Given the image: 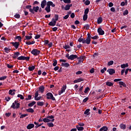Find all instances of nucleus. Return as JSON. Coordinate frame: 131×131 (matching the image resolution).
Instances as JSON below:
<instances>
[{
  "label": "nucleus",
  "instance_id": "1",
  "mask_svg": "<svg viewBox=\"0 0 131 131\" xmlns=\"http://www.w3.org/2000/svg\"><path fill=\"white\" fill-rule=\"evenodd\" d=\"M51 6L52 8H55V7H56V5L53 3V2L48 1L47 3V7L45 9L47 13H50V12H51Z\"/></svg>",
  "mask_w": 131,
  "mask_h": 131
},
{
  "label": "nucleus",
  "instance_id": "60",
  "mask_svg": "<svg viewBox=\"0 0 131 131\" xmlns=\"http://www.w3.org/2000/svg\"><path fill=\"white\" fill-rule=\"evenodd\" d=\"M7 78V76H4L3 77H0V80H5Z\"/></svg>",
  "mask_w": 131,
  "mask_h": 131
},
{
  "label": "nucleus",
  "instance_id": "36",
  "mask_svg": "<svg viewBox=\"0 0 131 131\" xmlns=\"http://www.w3.org/2000/svg\"><path fill=\"white\" fill-rule=\"evenodd\" d=\"M45 103H43V102L42 101H38L37 102V105L38 106H43Z\"/></svg>",
  "mask_w": 131,
  "mask_h": 131
},
{
  "label": "nucleus",
  "instance_id": "40",
  "mask_svg": "<svg viewBox=\"0 0 131 131\" xmlns=\"http://www.w3.org/2000/svg\"><path fill=\"white\" fill-rule=\"evenodd\" d=\"M126 67H128V64L126 63V64H123L121 65V68H125Z\"/></svg>",
  "mask_w": 131,
  "mask_h": 131
},
{
  "label": "nucleus",
  "instance_id": "23",
  "mask_svg": "<svg viewBox=\"0 0 131 131\" xmlns=\"http://www.w3.org/2000/svg\"><path fill=\"white\" fill-rule=\"evenodd\" d=\"M61 66H62V67H66V68H68V67H69V66H70V64H69V63H68V62H66V63H61Z\"/></svg>",
  "mask_w": 131,
  "mask_h": 131
},
{
  "label": "nucleus",
  "instance_id": "57",
  "mask_svg": "<svg viewBox=\"0 0 131 131\" xmlns=\"http://www.w3.org/2000/svg\"><path fill=\"white\" fill-rule=\"evenodd\" d=\"M128 14V10H127V9H126L123 12V15H124V16H125L126 15H127Z\"/></svg>",
  "mask_w": 131,
  "mask_h": 131
},
{
  "label": "nucleus",
  "instance_id": "21",
  "mask_svg": "<svg viewBox=\"0 0 131 131\" xmlns=\"http://www.w3.org/2000/svg\"><path fill=\"white\" fill-rule=\"evenodd\" d=\"M34 127V124L30 123L27 126V129H31Z\"/></svg>",
  "mask_w": 131,
  "mask_h": 131
},
{
  "label": "nucleus",
  "instance_id": "31",
  "mask_svg": "<svg viewBox=\"0 0 131 131\" xmlns=\"http://www.w3.org/2000/svg\"><path fill=\"white\" fill-rule=\"evenodd\" d=\"M76 127L79 131L83 130V129H84L83 127L79 126V125H76Z\"/></svg>",
  "mask_w": 131,
  "mask_h": 131
},
{
  "label": "nucleus",
  "instance_id": "22",
  "mask_svg": "<svg viewBox=\"0 0 131 131\" xmlns=\"http://www.w3.org/2000/svg\"><path fill=\"white\" fill-rule=\"evenodd\" d=\"M34 123L36 125L35 126V128H38V127H39V126H41L42 124H43V123H41L39 124V123L36 122H34Z\"/></svg>",
  "mask_w": 131,
  "mask_h": 131
},
{
  "label": "nucleus",
  "instance_id": "30",
  "mask_svg": "<svg viewBox=\"0 0 131 131\" xmlns=\"http://www.w3.org/2000/svg\"><path fill=\"white\" fill-rule=\"evenodd\" d=\"M36 104V102L35 101H32V102L29 103L28 104V107H32L33 106H34Z\"/></svg>",
  "mask_w": 131,
  "mask_h": 131
},
{
  "label": "nucleus",
  "instance_id": "7",
  "mask_svg": "<svg viewBox=\"0 0 131 131\" xmlns=\"http://www.w3.org/2000/svg\"><path fill=\"white\" fill-rule=\"evenodd\" d=\"M87 35L88 36L86 38V45H90V43H91V38H92V36L91 35V34H90V33H88Z\"/></svg>",
  "mask_w": 131,
  "mask_h": 131
},
{
  "label": "nucleus",
  "instance_id": "47",
  "mask_svg": "<svg viewBox=\"0 0 131 131\" xmlns=\"http://www.w3.org/2000/svg\"><path fill=\"white\" fill-rule=\"evenodd\" d=\"M26 116H28V114H22L20 116V118H24V117H26Z\"/></svg>",
  "mask_w": 131,
  "mask_h": 131
},
{
  "label": "nucleus",
  "instance_id": "52",
  "mask_svg": "<svg viewBox=\"0 0 131 131\" xmlns=\"http://www.w3.org/2000/svg\"><path fill=\"white\" fill-rule=\"evenodd\" d=\"M32 6L31 5H27L26 6V9H29V11H30V9H32Z\"/></svg>",
  "mask_w": 131,
  "mask_h": 131
},
{
  "label": "nucleus",
  "instance_id": "10",
  "mask_svg": "<svg viewBox=\"0 0 131 131\" xmlns=\"http://www.w3.org/2000/svg\"><path fill=\"white\" fill-rule=\"evenodd\" d=\"M57 20H56L55 18H53L52 19V21L48 24V25H49V26H55L56 23H57Z\"/></svg>",
  "mask_w": 131,
  "mask_h": 131
},
{
  "label": "nucleus",
  "instance_id": "41",
  "mask_svg": "<svg viewBox=\"0 0 131 131\" xmlns=\"http://www.w3.org/2000/svg\"><path fill=\"white\" fill-rule=\"evenodd\" d=\"M83 21H86L88 20V14H84L83 16Z\"/></svg>",
  "mask_w": 131,
  "mask_h": 131
},
{
  "label": "nucleus",
  "instance_id": "20",
  "mask_svg": "<svg viewBox=\"0 0 131 131\" xmlns=\"http://www.w3.org/2000/svg\"><path fill=\"white\" fill-rule=\"evenodd\" d=\"M90 111H91V110L90 108L86 109L84 112V115H86V116H90V114H91V113H90Z\"/></svg>",
  "mask_w": 131,
  "mask_h": 131
},
{
  "label": "nucleus",
  "instance_id": "8",
  "mask_svg": "<svg viewBox=\"0 0 131 131\" xmlns=\"http://www.w3.org/2000/svg\"><path fill=\"white\" fill-rule=\"evenodd\" d=\"M17 60H26V61H29L30 59V57H25L24 56H19L17 57Z\"/></svg>",
  "mask_w": 131,
  "mask_h": 131
},
{
  "label": "nucleus",
  "instance_id": "55",
  "mask_svg": "<svg viewBox=\"0 0 131 131\" xmlns=\"http://www.w3.org/2000/svg\"><path fill=\"white\" fill-rule=\"evenodd\" d=\"M14 18H16V19H19L20 18V14H16L14 16Z\"/></svg>",
  "mask_w": 131,
  "mask_h": 131
},
{
  "label": "nucleus",
  "instance_id": "4",
  "mask_svg": "<svg viewBox=\"0 0 131 131\" xmlns=\"http://www.w3.org/2000/svg\"><path fill=\"white\" fill-rule=\"evenodd\" d=\"M38 10H39V7L33 6V9H30V12H31L32 14H35V13H37V12H38Z\"/></svg>",
  "mask_w": 131,
  "mask_h": 131
},
{
  "label": "nucleus",
  "instance_id": "12",
  "mask_svg": "<svg viewBox=\"0 0 131 131\" xmlns=\"http://www.w3.org/2000/svg\"><path fill=\"white\" fill-rule=\"evenodd\" d=\"M97 32L99 35H104L105 34V32L102 29V28H99L97 29Z\"/></svg>",
  "mask_w": 131,
  "mask_h": 131
},
{
  "label": "nucleus",
  "instance_id": "51",
  "mask_svg": "<svg viewBox=\"0 0 131 131\" xmlns=\"http://www.w3.org/2000/svg\"><path fill=\"white\" fill-rule=\"evenodd\" d=\"M84 28H85L86 30L90 29V25H89V24L85 25Z\"/></svg>",
  "mask_w": 131,
  "mask_h": 131
},
{
  "label": "nucleus",
  "instance_id": "63",
  "mask_svg": "<svg viewBox=\"0 0 131 131\" xmlns=\"http://www.w3.org/2000/svg\"><path fill=\"white\" fill-rule=\"evenodd\" d=\"M10 100H11V97H8V98L5 97V100L7 101V102H9V101H10Z\"/></svg>",
  "mask_w": 131,
  "mask_h": 131
},
{
  "label": "nucleus",
  "instance_id": "2",
  "mask_svg": "<svg viewBox=\"0 0 131 131\" xmlns=\"http://www.w3.org/2000/svg\"><path fill=\"white\" fill-rule=\"evenodd\" d=\"M55 116L53 115H49L46 117L45 118H43V121L44 122L47 123V122H54L55 121Z\"/></svg>",
  "mask_w": 131,
  "mask_h": 131
},
{
  "label": "nucleus",
  "instance_id": "17",
  "mask_svg": "<svg viewBox=\"0 0 131 131\" xmlns=\"http://www.w3.org/2000/svg\"><path fill=\"white\" fill-rule=\"evenodd\" d=\"M75 59H77V55H74V54H72L70 55V60H75Z\"/></svg>",
  "mask_w": 131,
  "mask_h": 131
},
{
  "label": "nucleus",
  "instance_id": "43",
  "mask_svg": "<svg viewBox=\"0 0 131 131\" xmlns=\"http://www.w3.org/2000/svg\"><path fill=\"white\" fill-rule=\"evenodd\" d=\"M15 39H18V41H21V40H22V38L20 36H16Z\"/></svg>",
  "mask_w": 131,
  "mask_h": 131
},
{
  "label": "nucleus",
  "instance_id": "49",
  "mask_svg": "<svg viewBox=\"0 0 131 131\" xmlns=\"http://www.w3.org/2000/svg\"><path fill=\"white\" fill-rule=\"evenodd\" d=\"M54 17L55 18L54 19L55 21H58V20H59V15L58 14H55Z\"/></svg>",
  "mask_w": 131,
  "mask_h": 131
},
{
  "label": "nucleus",
  "instance_id": "39",
  "mask_svg": "<svg viewBox=\"0 0 131 131\" xmlns=\"http://www.w3.org/2000/svg\"><path fill=\"white\" fill-rule=\"evenodd\" d=\"M89 12H90V9L87 8L85 9L84 13L85 15H88L89 14Z\"/></svg>",
  "mask_w": 131,
  "mask_h": 131
},
{
  "label": "nucleus",
  "instance_id": "3",
  "mask_svg": "<svg viewBox=\"0 0 131 131\" xmlns=\"http://www.w3.org/2000/svg\"><path fill=\"white\" fill-rule=\"evenodd\" d=\"M46 98L48 100H52V101H56V98L54 97V95H53V94L51 92H49L46 94Z\"/></svg>",
  "mask_w": 131,
  "mask_h": 131
},
{
  "label": "nucleus",
  "instance_id": "15",
  "mask_svg": "<svg viewBox=\"0 0 131 131\" xmlns=\"http://www.w3.org/2000/svg\"><path fill=\"white\" fill-rule=\"evenodd\" d=\"M107 72H108L110 75H113L115 73V70L113 69H109L107 70Z\"/></svg>",
  "mask_w": 131,
  "mask_h": 131
},
{
  "label": "nucleus",
  "instance_id": "62",
  "mask_svg": "<svg viewBox=\"0 0 131 131\" xmlns=\"http://www.w3.org/2000/svg\"><path fill=\"white\" fill-rule=\"evenodd\" d=\"M107 70V68H104L103 69H102L100 72L102 73H104L105 72V71H106Z\"/></svg>",
  "mask_w": 131,
  "mask_h": 131
},
{
  "label": "nucleus",
  "instance_id": "45",
  "mask_svg": "<svg viewBox=\"0 0 131 131\" xmlns=\"http://www.w3.org/2000/svg\"><path fill=\"white\" fill-rule=\"evenodd\" d=\"M113 64H114V61L113 60H111L107 63L108 66H111Z\"/></svg>",
  "mask_w": 131,
  "mask_h": 131
},
{
  "label": "nucleus",
  "instance_id": "48",
  "mask_svg": "<svg viewBox=\"0 0 131 131\" xmlns=\"http://www.w3.org/2000/svg\"><path fill=\"white\" fill-rule=\"evenodd\" d=\"M65 4H71V0H63Z\"/></svg>",
  "mask_w": 131,
  "mask_h": 131
},
{
  "label": "nucleus",
  "instance_id": "33",
  "mask_svg": "<svg viewBox=\"0 0 131 131\" xmlns=\"http://www.w3.org/2000/svg\"><path fill=\"white\" fill-rule=\"evenodd\" d=\"M35 69V66H32L31 67L30 66L28 67V70L29 71H33Z\"/></svg>",
  "mask_w": 131,
  "mask_h": 131
},
{
  "label": "nucleus",
  "instance_id": "18",
  "mask_svg": "<svg viewBox=\"0 0 131 131\" xmlns=\"http://www.w3.org/2000/svg\"><path fill=\"white\" fill-rule=\"evenodd\" d=\"M47 0H43L41 2V7L42 9H45V7H46V5H47Z\"/></svg>",
  "mask_w": 131,
  "mask_h": 131
},
{
  "label": "nucleus",
  "instance_id": "19",
  "mask_svg": "<svg viewBox=\"0 0 131 131\" xmlns=\"http://www.w3.org/2000/svg\"><path fill=\"white\" fill-rule=\"evenodd\" d=\"M38 92H40L42 94L43 92H45V86L43 85H41L39 87V89Z\"/></svg>",
  "mask_w": 131,
  "mask_h": 131
},
{
  "label": "nucleus",
  "instance_id": "29",
  "mask_svg": "<svg viewBox=\"0 0 131 131\" xmlns=\"http://www.w3.org/2000/svg\"><path fill=\"white\" fill-rule=\"evenodd\" d=\"M120 127L121 129H125V128H126V126L125 124L121 123L120 124Z\"/></svg>",
  "mask_w": 131,
  "mask_h": 131
},
{
  "label": "nucleus",
  "instance_id": "61",
  "mask_svg": "<svg viewBox=\"0 0 131 131\" xmlns=\"http://www.w3.org/2000/svg\"><path fill=\"white\" fill-rule=\"evenodd\" d=\"M49 42H50V41H49L48 40H44V45H45L46 46L47 45H49Z\"/></svg>",
  "mask_w": 131,
  "mask_h": 131
},
{
  "label": "nucleus",
  "instance_id": "44",
  "mask_svg": "<svg viewBox=\"0 0 131 131\" xmlns=\"http://www.w3.org/2000/svg\"><path fill=\"white\" fill-rule=\"evenodd\" d=\"M17 97L20 98V100H24V96L21 94H18Z\"/></svg>",
  "mask_w": 131,
  "mask_h": 131
},
{
  "label": "nucleus",
  "instance_id": "28",
  "mask_svg": "<svg viewBox=\"0 0 131 131\" xmlns=\"http://www.w3.org/2000/svg\"><path fill=\"white\" fill-rule=\"evenodd\" d=\"M11 49H10L9 48H7V47H5L4 48V51L5 53H6V54H9V53H10L11 52Z\"/></svg>",
  "mask_w": 131,
  "mask_h": 131
},
{
  "label": "nucleus",
  "instance_id": "64",
  "mask_svg": "<svg viewBox=\"0 0 131 131\" xmlns=\"http://www.w3.org/2000/svg\"><path fill=\"white\" fill-rule=\"evenodd\" d=\"M90 73L93 74L95 72V69L94 68H92V69L90 71Z\"/></svg>",
  "mask_w": 131,
  "mask_h": 131
},
{
  "label": "nucleus",
  "instance_id": "27",
  "mask_svg": "<svg viewBox=\"0 0 131 131\" xmlns=\"http://www.w3.org/2000/svg\"><path fill=\"white\" fill-rule=\"evenodd\" d=\"M107 131L108 130V127L106 126H104L102 127L100 129L99 131Z\"/></svg>",
  "mask_w": 131,
  "mask_h": 131
},
{
  "label": "nucleus",
  "instance_id": "6",
  "mask_svg": "<svg viewBox=\"0 0 131 131\" xmlns=\"http://www.w3.org/2000/svg\"><path fill=\"white\" fill-rule=\"evenodd\" d=\"M66 89H67V86L66 85H63L61 89V90L58 91V95L61 96V95H62V94L65 92Z\"/></svg>",
  "mask_w": 131,
  "mask_h": 131
},
{
  "label": "nucleus",
  "instance_id": "34",
  "mask_svg": "<svg viewBox=\"0 0 131 131\" xmlns=\"http://www.w3.org/2000/svg\"><path fill=\"white\" fill-rule=\"evenodd\" d=\"M27 112H29V113H33L34 112V110L33 108H30L26 110Z\"/></svg>",
  "mask_w": 131,
  "mask_h": 131
},
{
  "label": "nucleus",
  "instance_id": "37",
  "mask_svg": "<svg viewBox=\"0 0 131 131\" xmlns=\"http://www.w3.org/2000/svg\"><path fill=\"white\" fill-rule=\"evenodd\" d=\"M9 95H11V96H15V92H13V90H10L8 92Z\"/></svg>",
  "mask_w": 131,
  "mask_h": 131
},
{
  "label": "nucleus",
  "instance_id": "5",
  "mask_svg": "<svg viewBox=\"0 0 131 131\" xmlns=\"http://www.w3.org/2000/svg\"><path fill=\"white\" fill-rule=\"evenodd\" d=\"M31 53L32 54V55H33V56H38V55L40 54V51L36 49H34L32 50Z\"/></svg>",
  "mask_w": 131,
  "mask_h": 131
},
{
  "label": "nucleus",
  "instance_id": "35",
  "mask_svg": "<svg viewBox=\"0 0 131 131\" xmlns=\"http://www.w3.org/2000/svg\"><path fill=\"white\" fill-rule=\"evenodd\" d=\"M47 125L49 127H54V123L52 122H47Z\"/></svg>",
  "mask_w": 131,
  "mask_h": 131
},
{
  "label": "nucleus",
  "instance_id": "58",
  "mask_svg": "<svg viewBox=\"0 0 131 131\" xmlns=\"http://www.w3.org/2000/svg\"><path fill=\"white\" fill-rule=\"evenodd\" d=\"M63 49L65 50H67V49H70V46L69 45H65L63 46Z\"/></svg>",
  "mask_w": 131,
  "mask_h": 131
},
{
  "label": "nucleus",
  "instance_id": "16",
  "mask_svg": "<svg viewBox=\"0 0 131 131\" xmlns=\"http://www.w3.org/2000/svg\"><path fill=\"white\" fill-rule=\"evenodd\" d=\"M81 37H82V36H81V37L78 39V41L79 42H82V43H86V40Z\"/></svg>",
  "mask_w": 131,
  "mask_h": 131
},
{
  "label": "nucleus",
  "instance_id": "46",
  "mask_svg": "<svg viewBox=\"0 0 131 131\" xmlns=\"http://www.w3.org/2000/svg\"><path fill=\"white\" fill-rule=\"evenodd\" d=\"M25 37H26L25 39H27V40H29V39H31V38H32V36L26 35V36H25Z\"/></svg>",
  "mask_w": 131,
  "mask_h": 131
},
{
  "label": "nucleus",
  "instance_id": "59",
  "mask_svg": "<svg viewBox=\"0 0 131 131\" xmlns=\"http://www.w3.org/2000/svg\"><path fill=\"white\" fill-rule=\"evenodd\" d=\"M37 97H38V91L35 92L34 99L37 98Z\"/></svg>",
  "mask_w": 131,
  "mask_h": 131
},
{
  "label": "nucleus",
  "instance_id": "25",
  "mask_svg": "<svg viewBox=\"0 0 131 131\" xmlns=\"http://www.w3.org/2000/svg\"><path fill=\"white\" fill-rule=\"evenodd\" d=\"M83 80H84V79L82 78H79L78 79L75 80L74 82V83H77V82H81V81H83Z\"/></svg>",
  "mask_w": 131,
  "mask_h": 131
},
{
  "label": "nucleus",
  "instance_id": "53",
  "mask_svg": "<svg viewBox=\"0 0 131 131\" xmlns=\"http://www.w3.org/2000/svg\"><path fill=\"white\" fill-rule=\"evenodd\" d=\"M90 90V88L89 87H87L86 88H85L84 91V94H87L88 92H89Z\"/></svg>",
  "mask_w": 131,
  "mask_h": 131
},
{
  "label": "nucleus",
  "instance_id": "13",
  "mask_svg": "<svg viewBox=\"0 0 131 131\" xmlns=\"http://www.w3.org/2000/svg\"><path fill=\"white\" fill-rule=\"evenodd\" d=\"M77 60H78L79 63H81V62H83V60H84V59H85V56H80L78 57V56H77Z\"/></svg>",
  "mask_w": 131,
  "mask_h": 131
},
{
  "label": "nucleus",
  "instance_id": "38",
  "mask_svg": "<svg viewBox=\"0 0 131 131\" xmlns=\"http://www.w3.org/2000/svg\"><path fill=\"white\" fill-rule=\"evenodd\" d=\"M106 85H108V86H113V83L111 82H106Z\"/></svg>",
  "mask_w": 131,
  "mask_h": 131
},
{
  "label": "nucleus",
  "instance_id": "11",
  "mask_svg": "<svg viewBox=\"0 0 131 131\" xmlns=\"http://www.w3.org/2000/svg\"><path fill=\"white\" fill-rule=\"evenodd\" d=\"M15 49L17 50L18 48H19V46H20V42H11L10 43Z\"/></svg>",
  "mask_w": 131,
  "mask_h": 131
},
{
  "label": "nucleus",
  "instance_id": "42",
  "mask_svg": "<svg viewBox=\"0 0 131 131\" xmlns=\"http://www.w3.org/2000/svg\"><path fill=\"white\" fill-rule=\"evenodd\" d=\"M53 62H54L53 63V66H54V67L57 66V64L58 63V61H57V60L54 59Z\"/></svg>",
  "mask_w": 131,
  "mask_h": 131
},
{
  "label": "nucleus",
  "instance_id": "14",
  "mask_svg": "<svg viewBox=\"0 0 131 131\" xmlns=\"http://www.w3.org/2000/svg\"><path fill=\"white\" fill-rule=\"evenodd\" d=\"M20 55H21V54H20V52H15L13 55L12 56V58L13 59H16L19 57V56H20Z\"/></svg>",
  "mask_w": 131,
  "mask_h": 131
},
{
  "label": "nucleus",
  "instance_id": "24",
  "mask_svg": "<svg viewBox=\"0 0 131 131\" xmlns=\"http://www.w3.org/2000/svg\"><path fill=\"white\" fill-rule=\"evenodd\" d=\"M72 7V4H68L66 5L65 6V11H69V10H70V8Z\"/></svg>",
  "mask_w": 131,
  "mask_h": 131
},
{
  "label": "nucleus",
  "instance_id": "9",
  "mask_svg": "<svg viewBox=\"0 0 131 131\" xmlns=\"http://www.w3.org/2000/svg\"><path fill=\"white\" fill-rule=\"evenodd\" d=\"M10 108H12V109H19V108H20V103H16L15 104V103H12Z\"/></svg>",
  "mask_w": 131,
  "mask_h": 131
},
{
  "label": "nucleus",
  "instance_id": "54",
  "mask_svg": "<svg viewBox=\"0 0 131 131\" xmlns=\"http://www.w3.org/2000/svg\"><path fill=\"white\" fill-rule=\"evenodd\" d=\"M31 98H32V96L30 95H29L28 96V98H26V101H29V100H31Z\"/></svg>",
  "mask_w": 131,
  "mask_h": 131
},
{
  "label": "nucleus",
  "instance_id": "32",
  "mask_svg": "<svg viewBox=\"0 0 131 131\" xmlns=\"http://www.w3.org/2000/svg\"><path fill=\"white\" fill-rule=\"evenodd\" d=\"M118 83H119L120 85H122L123 88H126V84L123 81H120L118 82Z\"/></svg>",
  "mask_w": 131,
  "mask_h": 131
},
{
  "label": "nucleus",
  "instance_id": "26",
  "mask_svg": "<svg viewBox=\"0 0 131 131\" xmlns=\"http://www.w3.org/2000/svg\"><path fill=\"white\" fill-rule=\"evenodd\" d=\"M103 22V18L99 17L97 19V24H101Z\"/></svg>",
  "mask_w": 131,
  "mask_h": 131
},
{
  "label": "nucleus",
  "instance_id": "56",
  "mask_svg": "<svg viewBox=\"0 0 131 131\" xmlns=\"http://www.w3.org/2000/svg\"><path fill=\"white\" fill-rule=\"evenodd\" d=\"M91 38H92V39H94V40L98 39L99 38V36L98 35H95L93 37L92 36Z\"/></svg>",
  "mask_w": 131,
  "mask_h": 131
},
{
  "label": "nucleus",
  "instance_id": "50",
  "mask_svg": "<svg viewBox=\"0 0 131 131\" xmlns=\"http://www.w3.org/2000/svg\"><path fill=\"white\" fill-rule=\"evenodd\" d=\"M84 4L85 6H89L91 4V2L89 0H86Z\"/></svg>",
  "mask_w": 131,
  "mask_h": 131
}]
</instances>
